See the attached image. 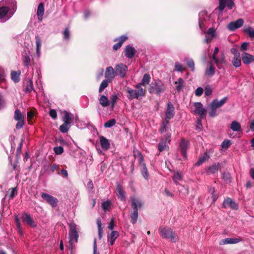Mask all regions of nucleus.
<instances>
[{
  "instance_id": "9",
  "label": "nucleus",
  "mask_w": 254,
  "mask_h": 254,
  "mask_svg": "<svg viewBox=\"0 0 254 254\" xmlns=\"http://www.w3.org/2000/svg\"><path fill=\"white\" fill-rule=\"evenodd\" d=\"M14 14L13 11H8L6 8L0 6V21L3 22L10 19Z\"/></svg>"
},
{
  "instance_id": "57",
  "label": "nucleus",
  "mask_w": 254,
  "mask_h": 254,
  "mask_svg": "<svg viewBox=\"0 0 254 254\" xmlns=\"http://www.w3.org/2000/svg\"><path fill=\"white\" fill-rule=\"evenodd\" d=\"M53 150L55 153L57 155L62 154L64 152V148L62 146L55 147Z\"/></svg>"
},
{
  "instance_id": "11",
  "label": "nucleus",
  "mask_w": 254,
  "mask_h": 254,
  "mask_svg": "<svg viewBox=\"0 0 254 254\" xmlns=\"http://www.w3.org/2000/svg\"><path fill=\"white\" fill-rule=\"evenodd\" d=\"M115 68L117 75H119L121 78H124L126 76L128 70V67L126 64L120 63L116 64Z\"/></svg>"
},
{
  "instance_id": "39",
  "label": "nucleus",
  "mask_w": 254,
  "mask_h": 254,
  "mask_svg": "<svg viewBox=\"0 0 254 254\" xmlns=\"http://www.w3.org/2000/svg\"><path fill=\"white\" fill-rule=\"evenodd\" d=\"M150 80V76L149 74L145 73L143 77V78L142 79V81L140 83H138V84L140 85V87H141L142 85L145 86L147 85Z\"/></svg>"
},
{
  "instance_id": "42",
  "label": "nucleus",
  "mask_w": 254,
  "mask_h": 254,
  "mask_svg": "<svg viewBox=\"0 0 254 254\" xmlns=\"http://www.w3.org/2000/svg\"><path fill=\"white\" fill-rule=\"evenodd\" d=\"M219 168V164H214L210 166L207 169L208 174H215L217 173Z\"/></svg>"
},
{
  "instance_id": "60",
  "label": "nucleus",
  "mask_w": 254,
  "mask_h": 254,
  "mask_svg": "<svg viewBox=\"0 0 254 254\" xmlns=\"http://www.w3.org/2000/svg\"><path fill=\"white\" fill-rule=\"evenodd\" d=\"M33 89L32 87V83L31 80L28 81V84L27 85L25 89V92L29 93Z\"/></svg>"
},
{
  "instance_id": "38",
  "label": "nucleus",
  "mask_w": 254,
  "mask_h": 254,
  "mask_svg": "<svg viewBox=\"0 0 254 254\" xmlns=\"http://www.w3.org/2000/svg\"><path fill=\"white\" fill-rule=\"evenodd\" d=\"M209 158V156L208 155V154L207 153H204L199 157L198 161L196 163V165L199 166L206 161L208 160Z\"/></svg>"
},
{
  "instance_id": "58",
  "label": "nucleus",
  "mask_w": 254,
  "mask_h": 254,
  "mask_svg": "<svg viewBox=\"0 0 254 254\" xmlns=\"http://www.w3.org/2000/svg\"><path fill=\"white\" fill-rule=\"evenodd\" d=\"M231 143L229 140H225L222 143L221 146L223 148L227 149L231 145Z\"/></svg>"
},
{
  "instance_id": "21",
  "label": "nucleus",
  "mask_w": 254,
  "mask_h": 254,
  "mask_svg": "<svg viewBox=\"0 0 254 254\" xmlns=\"http://www.w3.org/2000/svg\"><path fill=\"white\" fill-rule=\"evenodd\" d=\"M206 34L204 42L206 43L210 42L216 36V30L214 28H210L207 31Z\"/></svg>"
},
{
  "instance_id": "4",
  "label": "nucleus",
  "mask_w": 254,
  "mask_h": 254,
  "mask_svg": "<svg viewBox=\"0 0 254 254\" xmlns=\"http://www.w3.org/2000/svg\"><path fill=\"white\" fill-rule=\"evenodd\" d=\"M69 243L71 246L73 244L77 242L78 234L76 230V225L74 223H70L69 225Z\"/></svg>"
},
{
  "instance_id": "8",
  "label": "nucleus",
  "mask_w": 254,
  "mask_h": 254,
  "mask_svg": "<svg viewBox=\"0 0 254 254\" xmlns=\"http://www.w3.org/2000/svg\"><path fill=\"white\" fill-rule=\"evenodd\" d=\"M130 199L132 210L138 211L143 206V202L142 200L138 197L132 196L130 197Z\"/></svg>"
},
{
  "instance_id": "13",
  "label": "nucleus",
  "mask_w": 254,
  "mask_h": 254,
  "mask_svg": "<svg viewBox=\"0 0 254 254\" xmlns=\"http://www.w3.org/2000/svg\"><path fill=\"white\" fill-rule=\"evenodd\" d=\"M244 22V20L242 18H239L235 21L229 23L227 26L228 29L231 31H235L236 29L241 27Z\"/></svg>"
},
{
  "instance_id": "2",
  "label": "nucleus",
  "mask_w": 254,
  "mask_h": 254,
  "mask_svg": "<svg viewBox=\"0 0 254 254\" xmlns=\"http://www.w3.org/2000/svg\"><path fill=\"white\" fill-rule=\"evenodd\" d=\"M136 89H132L129 87H127L126 91L128 94L127 97L130 100L134 99H138L139 98L143 97L145 95V91L140 87V84H136L135 86Z\"/></svg>"
},
{
  "instance_id": "41",
  "label": "nucleus",
  "mask_w": 254,
  "mask_h": 254,
  "mask_svg": "<svg viewBox=\"0 0 254 254\" xmlns=\"http://www.w3.org/2000/svg\"><path fill=\"white\" fill-rule=\"evenodd\" d=\"M119 234L117 231H112L110 236V243L111 246L113 245L116 239L119 237Z\"/></svg>"
},
{
  "instance_id": "37",
  "label": "nucleus",
  "mask_w": 254,
  "mask_h": 254,
  "mask_svg": "<svg viewBox=\"0 0 254 254\" xmlns=\"http://www.w3.org/2000/svg\"><path fill=\"white\" fill-rule=\"evenodd\" d=\"M127 37L126 36H122L120 38L119 42L113 46L114 50H117L119 49H120L122 46L123 42L125 41L127 39Z\"/></svg>"
},
{
  "instance_id": "62",
  "label": "nucleus",
  "mask_w": 254,
  "mask_h": 254,
  "mask_svg": "<svg viewBox=\"0 0 254 254\" xmlns=\"http://www.w3.org/2000/svg\"><path fill=\"white\" fill-rule=\"evenodd\" d=\"M10 193L9 194V198H12L14 197V196L17 194V190L16 188H13L10 189Z\"/></svg>"
},
{
  "instance_id": "35",
  "label": "nucleus",
  "mask_w": 254,
  "mask_h": 254,
  "mask_svg": "<svg viewBox=\"0 0 254 254\" xmlns=\"http://www.w3.org/2000/svg\"><path fill=\"white\" fill-rule=\"evenodd\" d=\"M175 85L176 89L178 92L180 91L184 85V80L181 78H179L177 81L175 82Z\"/></svg>"
},
{
  "instance_id": "12",
  "label": "nucleus",
  "mask_w": 254,
  "mask_h": 254,
  "mask_svg": "<svg viewBox=\"0 0 254 254\" xmlns=\"http://www.w3.org/2000/svg\"><path fill=\"white\" fill-rule=\"evenodd\" d=\"M41 197L45 199L48 203H49L53 207L57 206L58 199L52 195L46 193H42Z\"/></svg>"
},
{
  "instance_id": "46",
  "label": "nucleus",
  "mask_w": 254,
  "mask_h": 254,
  "mask_svg": "<svg viewBox=\"0 0 254 254\" xmlns=\"http://www.w3.org/2000/svg\"><path fill=\"white\" fill-rule=\"evenodd\" d=\"M185 62L190 67L191 70L193 71L194 70V63L192 59L190 58H186L185 59Z\"/></svg>"
},
{
  "instance_id": "32",
  "label": "nucleus",
  "mask_w": 254,
  "mask_h": 254,
  "mask_svg": "<svg viewBox=\"0 0 254 254\" xmlns=\"http://www.w3.org/2000/svg\"><path fill=\"white\" fill-rule=\"evenodd\" d=\"M231 129L234 131H240L242 127L240 124L236 121H233L230 125Z\"/></svg>"
},
{
  "instance_id": "10",
  "label": "nucleus",
  "mask_w": 254,
  "mask_h": 254,
  "mask_svg": "<svg viewBox=\"0 0 254 254\" xmlns=\"http://www.w3.org/2000/svg\"><path fill=\"white\" fill-rule=\"evenodd\" d=\"M234 0H219L218 9L220 12H222L226 6L228 9H232L234 6Z\"/></svg>"
},
{
  "instance_id": "55",
  "label": "nucleus",
  "mask_w": 254,
  "mask_h": 254,
  "mask_svg": "<svg viewBox=\"0 0 254 254\" xmlns=\"http://www.w3.org/2000/svg\"><path fill=\"white\" fill-rule=\"evenodd\" d=\"M116 124V120L114 119H111L106 122L104 124L105 127H111L114 126Z\"/></svg>"
},
{
  "instance_id": "27",
  "label": "nucleus",
  "mask_w": 254,
  "mask_h": 254,
  "mask_svg": "<svg viewBox=\"0 0 254 254\" xmlns=\"http://www.w3.org/2000/svg\"><path fill=\"white\" fill-rule=\"evenodd\" d=\"M135 52V50L134 49V48L128 45L127 46L126 48L125 54L127 58L131 59L134 56Z\"/></svg>"
},
{
  "instance_id": "36",
  "label": "nucleus",
  "mask_w": 254,
  "mask_h": 254,
  "mask_svg": "<svg viewBox=\"0 0 254 254\" xmlns=\"http://www.w3.org/2000/svg\"><path fill=\"white\" fill-rule=\"evenodd\" d=\"M169 126V121H167L166 120H164L161 125L160 128L159 129V131L161 133H163L166 132Z\"/></svg>"
},
{
  "instance_id": "43",
  "label": "nucleus",
  "mask_w": 254,
  "mask_h": 254,
  "mask_svg": "<svg viewBox=\"0 0 254 254\" xmlns=\"http://www.w3.org/2000/svg\"><path fill=\"white\" fill-rule=\"evenodd\" d=\"M20 74V71H13L11 72V79L15 83L18 82L19 81V75Z\"/></svg>"
},
{
  "instance_id": "18",
  "label": "nucleus",
  "mask_w": 254,
  "mask_h": 254,
  "mask_svg": "<svg viewBox=\"0 0 254 254\" xmlns=\"http://www.w3.org/2000/svg\"><path fill=\"white\" fill-rule=\"evenodd\" d=\"M189 141L185 140L184 138L181 139L180 143V148L181 151L182 155L185 158H187V150L188 147Z\"/></svg>"
},
{
  "instance_id": "19",
  "label": "nucleus",
  "mask_w": 254,
  "mask_h": 254,
  "mask_svg": "<svg viewBox=\"0 0 254 254\" xmlns=\"http://www.w3.org/2000/svg\"><path fill=\"white\" fill-rule=\"evenodd\" d=\"M242 60L244 64H249L254 62V56L246 52H244L242 55Z\"/></svg>"
},
{
  "instance_id": "22",
  "label": "nucleus",
  "mask_w": 254,
  "mask_h": 254,
  "mask_svg": "<svg viewBox=\"0 0 254 254\" xmlns=\"http://www.w3.org/2000/svg\"><path fill=\"white\" fill-rule=\"evenodd\" d=\"M64 116L63 118V121L65 123L70 124L73 122L74 119L73 115L69 113L66 111L63 112Z\"/></svg>"
},
{
  "instance_id": "20",
  "label": "nucleus",
  "mask_w": 254,
  "mask_h": 254,
  "mask_svg": "<svg viewBox=\"0 0 254 254\" xmlns=\"http://www.w3.org/2000/svg\"><path fill=\"white\" fill-rule=\"evenodd\" d=\"M117 196L119 199L122 201H126V192L123 187L120 184H118L117 186Z\"/></svg>"
},
{
  "instance_id": "34",
  "label": "nucleus",
  "mask_w": 254,
  "mask_h": 254,
  "mask_svg": "<svg viewBox=\"0 0 254 254\" xmlns=\"http://www.w3.org/2000/svg\"><path fill=\"white\" fill-rule=\"evenodd\" d=\"M44 13V7L43 3H40L38 7L37 14L38 15V19L42 20V16Z\"/></svg>"
},
{
  "instance_id": "45",
  "label": "nucleus",
  "mask_w": 254,
  "mask_h": 254,
  "mask_svg": "<svg viewBox=\"0 0 254 254\" xmlns=\"http://www.w3.org/2000/svg\"><path fill=\"white\" fill-rule=\"evenodd\" d=\"M70 127V124L64 122L60 127V131L63 133H66L68 131Z\"/></svg>"
},
{
  "instance_id": "61",
  "label": "nucleus",
  "mask_w": 254,
  "mask_h": 254,
  "mask_svg": "<svg viewBox=\"0 0 254 254\" xmlns=\"http://www.w3.org/2000/svg\"><path fill=\"white\" fill-rule=\"evenodd\" d=\"M212 90L211 87L208 85L205 88L204 93L205 95L209 96L212 94Z\"/></svg>"
},
{
  "instance_id": "28",
  "label": "nucleus",
  "mask_w": 254,
  "mask_h": 254,
  "mask_svg": "<svg viewBox=\"0 0 254 254\" xmlns=\"http://www.w3.org/2000/svg\"><path fill=\"white\" fill-rule=\"evenodd\" d=\"M208 64L209 66L205 69V74L206 76L211 77L215 74V68L211 62H209Z\"/></svg>"
},
{
  "instance_id": "53",
  "label": "nucleus",
  "mask_w": 254,
  "mask_h": 254,
  "mask_svg": "<svg viewBox=\"0 0 254 254\" xmlns=\"http://www.w3.org/2000/svg\"><path fill=\"white\" fill-rule=\"evenodd\" d=\"M14 119L16 121L23 120L22 114L19 110H16L14 112Z\"/></svg>"
},
{
  "instance_id": "17",
  "label": "nucleus",
  "mask_w": 254,
  "mask_h": 254,
  "mask_svg": "<svg viewBox=\"0 0 254 254\" xmlns=\"http://www.w3.org/2000/svg\"><path fill=\"white\" fill-rule=\"evenodd\" d=\"M139 165L140 166V171L142 175L145 179H148L149 177V174L147 167L143 162V158L142 156L139 158Z\"/></svg>"
},
{
  "instance_id": "24",
  "label": "nucleus",
  "mask_w": 254,
  "mask_h": 254,
  "mask_svg": "<svg viewBox=\"0 0 254 254\" xmlns=\"http://www.w3.org/2000/svg\"><path fill=\"white\" fill-rule=\"evenodd\" d=\"M242 241V239L240 238H226L224 240H222L220 242V245H225V244H237Z\"/></svg>"
},
{
  "instance_id": "56",
  "label": "nucleus",
  "mask_w": 254,
  "mask_h": 254,
  "mask_svg": "<svg viewBox=\"0 0 254 254\" xmlns=\"http://www.w3.org/2000/svg\"><path fill=\"white\" fill-rule=\"evenodd\" d=\"M118 99V97L116 94H114L111 96L110 103L111 104V108L112 109L114 108L115 104L117 102Z\"/></svg>"
},
{
  "instance_id": "14",
  "label": "nucleus",
  "mask_w": 254,
  "mask_h": 254,
  "mask_svg": "<svg viewBox=\"0 0 254 254\" xmlns=\"http://www.w3.org/2000/svg\"><path fill=\"white\" fill-rule=\"evenodd\" d=\"M117 75V72L112 66H108L106 68L105 72V77L106 79L112 81Z\"/></svg>"
},
{
  "instance_id": "16",
  "label": "nucleus",
  "mask_w": 254,
  "mask_h": 254,
  "mask_svg": "<svg viewBox=\"0 0 254 254\" xmlns=\"http://www.w3.org/2000/svg\"><path fill=\"white\" fill-rule=\"evenodd\" d=\"M175 114L174 108L172 104L169 102L167 104V108L165 112V119L167 121H169L173 118Z\"/></svg>"
},
{
  "instance_id": "50",
  "label": "nucleus",
  "mask_w": 254,
  "mask_h": 254,
  "mask_svg": "<svg viewBox=\"0 0 254 254\" xmlns=\"http://www.w3.org/2000/svg\"><path fill=\"white\" fill-rule=\"evenodd\" d=\"M182 177L181 175L178 172L175 173L173 177V180L176 184H178V182L181 181Z\"/></svg>"
},
{
  "instance_id": "5",
  "label": "nucleus",
  "mask_w": 254,
  "mask_h": 254,
  "mask_svg": "<svg viewBox=\"0 0 254 254\" xmlns=\"http://www.w3.org/2000/svg\"><path fill=\"white\" fill-rule=\"evenodd\" d=\"M193 113L198 115L200 118H203L205 117L206 110L203 107L202 104L200 102H195L193 104Z\"/></svg>"
},
{
  "instance_id": "25",
  "label": "nucleus",
  "mask_w": 254,
  "mask_h": 254,
  "mask_svg": "<svg viewBox=\"0 0 254 254\" xmlns=\"http://www.w3.org/2000/svg\"><path fill=\"white\" fill-rule=\"evenodd\" d=\"M22 219L23 222L26 223L30 226L34 227L35 226L33 219L31 218L30 215L27 213H24L22 214Z\"/></svg>"
},
{
  "instance_id": "23",
  "label": "nucleus",
  "mask_w": 254,
  "mask_h": 254,
  "mask_svg": "<svg viewBox=\"0 0 254 254\" xmlns=\"http://www.w3.org/2000/svg\"><path fill=\"white\" fill-rule=\"evenodd\" d=\"M99 139L102 148L105 150H108L110 147L109 140L103 136H100Z\"/></svg>"
},
{
  "instance_id": "64",
  "label": "nucleus",
  "mask_w": 254,
  "mask_h": 254,
  "mask_svg": "<svg viewBox=\"0 0 254 254\" xmlns=\"http://www.w3.org/2000/svg\"><path fill=\"white\" fill-rule=\"evenodd\" d=\"M203 92V89L201 87H199L195 91V94L197 96H200L202 94Z\"/></svg>"
},
{
  "instance_id": "48",
  "label": "nucleus",
  "mask_w": 254,
  "mask_h": 254,
  "mask_svg": "<svg viewBox=\"0 0 254 254\" xmlns=\"http://www.w3.org/2000/svg\"><path fill=\"white\" fill-rule=\"evenodd\" d=\"M245 32L247 33L250 37H254V29L252 27H247L244 28Z\"/></svg>"
},
{
  "instance_id": "63",
  "label": "nucleus",
  "mask_w": 254,
  "mask_h": 254,
  "mask_svg": "<svg viewBox=\"0 0 254 254\" xmlns=\"http://www.w3.org/2000/svg\"><path fill=\"white\" fill-rule=\"evenodd\" d=\"M249 43L248 42H244L242 44L240 47V50L242 51H245L248 50Z\"/></svg>"
},
{
  "instance_id": "3",
  "label": "nucleus",
  "mask_w": 254,
  "mask_h": 254,
  "mask_svg": "<svg viewBox=\"0 0 254 254\" xmlns=\"http://www.w3.org/2000/svg\"><path fill=\"white\" fill-rule=\"evenodd\" d=\"M164 89L163 83L159 80H154L150 84L149 89L150 93L160 94Z\"/></svg>"
},
{
  "instance_id": "15",
  "label": "nucleus",
  "mask_w": 254,
  "mask_h": 254,
  "mask_svg": "<svg viewBox=\"0 0 254 254\" xmlns=\"http://www.w3.org/2000/svg\"><path fill=\"white\" fill-rule=\"evenodd\" d=\"M223 207L226 208L229 207L232 209L237 210L238 209V205L231 198L227 197L224 200Z\"/></svg>"
},
{
  "instance_id": "40",
  "label": "nucleus",
  "mask_w": 254,
  "mask_h": 254,
  "mask_svg": "<svg viewBox=\"0 0 254 254\" xmlns=\"http://www.w3.org/2000/svg\"><path fill=\"white\" fill-rule=\"evenodd\" d=\"M138 217V212L137 210H132L130 213L131 222L134 224L137 222Z\"/></svg>"
},
{
  "instance_id": "47",
  "label": "nucleus",
  "mask_w": 254,
  "mask_h": 254,
  "mask_svg": "<svg viewBox=\"0 0 254 254\" xmlns=\"http://www.w3.org/2000/svg\"><path fill=\"white\" fill-rule=\"evenodd\" d=\"M111 82V81L108 80V79H105L101 83L99 89V92L101 93L102 91L106 88L109 84V82Z\"/></svg>"
},
{
  "instance_id": "49",
  "label": "nucleus",
  "mask_w": 254,
  "mask_h": 254,
  "mask_svg": "<svg viewBox=\"0 0 254 254\" xmlns=\"http://www.w3.org/2000/svg\"><path fill=\"white\" fill-rule=\"evenodd\" d=\"M209 109H210V112H209V115L211 117H214L217 115L216 113V108L214 106H213V105L211 103L209 105Z\"/></svg>"
},
{
  "instance_id": "26",
  "label": "nucleus",
  "mask_w": 254,
  "mask_h": 254,
  "mask_svg": "<svg viewBox=\"0 0 254 254\" xmlns=\"http://www.w3.org/2000/svg\"><path fill=\"white\" fill-rule=\"evenodd\" d=\"M219 52V48L218 47H215L214 49V51L213 53V54L212 57V59L214 61L215 64L217 65V66L219 67V65L221 63H223L224 62V58H222L221 60H219L217 58L216 55L218 54Z\"/></svg>"
},
{
  "instance_id": "33",
  "label": "nucleus",
  "mask_w": 254,
  "mask_h": 254,
  "mask_svg": "<svg viewBox=\"0 0 254 254\" xmlns=\"http://www.w3.org/2000/svg\"><path fill=\"white\" fill-rule=\"evenodd\" d=\"M208 191L210 193L211 197L212 199V203L214 204L218 198V193L216 192L215 189L213 187H210L208 189Z\"/></svg>"
},
{
  "instance_id": "6",
  "label": "nucleus",
  "mask_w": 254,
  "mask_h": 254,
  "mask_svg": "<svg viewBox=\"0 0 254 254\" xmlns=\"http://www.w3.org/2000/svg\"><path fill=\"white\" fill-rule=\"evenodd\" d=\"M171 133H168L163 137L158 145V149L160 152L168 149V144L171 141Z\"/></svg>"
},
{
  "instance_id": "51",
  "label": "nucleus",
  "mask_w": 254,
  "mask_h": 254,
  "mask_svg": "<svg viewBox=\"0 0 254 254\" xmlns=\"http://www.w3.org/2000/svg\"><path fill=\"white\" fill-rule=\"evenodd\" d=\"M111 203L110 201H106L102 203V206L104 211L109 210L111 208Z\"/></svg>"
},
{
  "instance_id": "54",
  "label": "nucleus",
  "mask_w": 254,
  "mask_h": 254,
  "mask_svg": "<svg viewBox=\"0 0 254 254\" xmlns=\"http://www.w3.org/2000/svg\"><path fill=\"white\" fill-rule=\"evenodd\" d=\"M205 15H206V12L205 11H201L199 14V26L201 29H202L203 28V21L202 20L201 16Z\"/></svg>"
},
{
  "instance_id": "44",
  "label": "nucleus",
  "mask_w": 254,
  "mask_h": 254,
  "mask_svg": "<svg viewBox=\"0 0 254 254\" xmlns=\"http://www.w3.org/2000/svg\"><path fill=\"white\" fill-rule=\"evenodd\" d=\"M232 64L234 66L238 67L241 65V60L240 57H234L231 61Z\"/></svg>"
},
{
  "instance_id": "52",
  "label": "nucleus",
  "mask_w": 254,
  "mask_h": 254,
  "mask_svg": "<svg viewBox=\"0 0 254 254\" xmlns=\"http://www.w3.org/2000/svg\"><path fill=\"white\" fill-rule=\"evenodd\" d=\"M185 70V67H183V65L178 62L175 63L174 70L177 71H181Z\"/></svg>"
},
{
  "instance_id": "59",
  "label": "nucleus",
  "mask_w": 254,
  "mask_h": 254,
  "mask_svg": "<svg viewBox=\"0 0 254 254\" xmlns=\"http://www.w3.org/2000/svg\"><path fill=\"white\" fill-rule=\"evenodd\" d=\"M178 189L179 191L183 193L184 195H187L189 193L188 189L183 186H181V188H179Z\"/></svg>"
},
{
  "instance_id": "29",
  "label": "nucleus",
  "mask_w": 254,
  "mask_h": 254,
  "mask_svg": "<svg viewBox=\"0 0 254 254\" xmlns=\"http://www.w3.org/2000/svg\"><path fill=\"white\" fill-rule=\"evenodd\" d=\"M228 98L225 97L222 99L220 101H218L217 99H215L211 103L213 106H214L216 108L221 107L223 105L227 102Z\"/></svg>"
},
{
  "instance_id": "1",
  "label": "nucleus",
  "mask_w": 254,
  "mask_h": 254,
  "mask_svg": "<svg viewBox=\"0 0 254 254\" xmlns=\"http://www.w3.org/2000/svg\"><path fill=\"white\" fill-rule=\"evenodd\" d=\"M159 232L163 239H168L173 243L179 240L178 235L170 228L161 227L159 229Z\"/></svg>"
},
{
  "instance_id": "30",
  "label": "nucleus",
  "mask_w": 254,
  "mask_h": 254,
  "mask_svg": "<svg viewBox=\"0 0 254 254\" xmlns=\"http://www.w3.org/2000/svg\"><path fill=\"white\" fill-rule=\"evenodd\" d=\"M22 60L24 66L29 68L31 64V58L26 53L22 54Z\"/></svg>"
},
{
  "instance_id": "31",
  "label": "nucleus",
  "mask_w": 254,
  "mask_h": 254,
  "mask_svg": "<svg viewBox=\"0 0 254 254\" xmlns=\"http://www.w3.org/2000/svg\"><path fill=\"white\" fill-rule=\"evenodd\" d=\"M100 105L103 107H106L110 104V102L107 97L101 95L99 99Z\"/></svg>"
},
{
  "instance_id": "7",
  "label": "nucleus",
  "mask_w": 254,
  "mask_h": 254,
  "mask_svg": "<svg viewBox=\"0 0 254 254\" xmlns=\"http://www.w3.org/2000/svg\"><path fill=\"white\" fill-rule=\"evenodd\" d=\"M0 6L7 9L8 11L14 12L16 9V2L14 0H2L0 1Z\"/></svg>"
}]
</instances>
